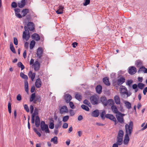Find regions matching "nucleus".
<instances>
[{
  "label": "nucleus",
  "instance_id": "nucleus-1",
  "mask_svg": "<svg viewBox=\"0 0 147 147\" xmlns=\"http://www.w3.org/2000/svg\"><path fill=\"white\" fill-rule=\"evenodd\" d=\"M133 126V123L132 121H130L129 124H126L125 125V129L126 134L125 138H129L132 132V129Z\"/></svg>",
  "mask_w": 147,
  "mask_h": 147
},
{
  "label": "nucleus",
  "instance_id": "nucleus-2",
  "mask_svg": "<svg viewBox=\"0 0 147 147\" xmlns=\"http://www.w3.org/2000/svg\"><path fill=\"white\" fill-rule=\"evenodd\" d=\"M119 91L121 94V95L123 96L124 98L125 97V94H126V97H127L130 96L131 93L130 92H127V88L123 86H121L119 88Z\"/></svg>",
  "mask_w": 147,
  "mask_h": 147
},
{
  "label": "nucleus",
  "instance_id": "nucleus-3",
  "mask_svg": "<svg viewBox=\"0 0 147 147\" xmlns=\"http://www.w3.org/2000/svg\"><path fill=\"white\" fill-rule=\"evenodd\" d=\"M40 127L41 130L42 131L46 133L49 132L48 126L46 124L44 121H41Z\"/></svg>",
  "mask_w": 147,
  "mask_h": 147
},
{
  "label": "nucleus",
  "instance_id": "nucleus-4",
  "mask_svg": "<svg viewBox=\"0 0 147 147\" xmlns=\"http://www.w3.org/2000/svg\"><path fill=\"white\" fill-rule=\"evenodd\" d=\"M24 28L25 31L23 32L22 38L23 39H24L26 41H27L28 40L30 37L29 33L26 26L24 27Z\"/></svg>",
  "mask_w": 147,
  "mask_h": 147
},
{
  "label": "nucleus",
  "instance_id": "nucleus-5",
  "mask_svg": "<svg viewBox=\"0 0 147 147\" xmlns=\"http://www.w3.org/2000/svg\"><path fill=\"white\" fill-rule=\"evenodd\" d=\"M124 115V114H122L120 112H119L116 115V117L119 122L122 124L124 123V120L123 117Z\"/></svg>",
  "mask_w": 147,
  "mask_h": 147
},
{
  "label": "nucleus",
  "instance_id": "nucleus-6",
  "mask_svg": "<svg viewBox=\"0 0 147 147\" xmlns=\"http://www.w3.org/2000/svg\"><path fill=\"white\" fill-rule=\"evenodd\" d=\"M91 103L93 105L97 104L98 103V99L97 97L95 96H91L90 98Z\"/></svg>",
  "mask_w": 147,
  "mask_h": 147
},
{
  "label": "nucleus",
  "instance_id": "nucleus-7",
  "mask_svg": "<svg viewBox=\"0 0 147 147\" xmlns=\"http://www.w3.org/2000/svg\"><path fill=\"white\" fill-rule=\"evenodd\" d=\"M43 51L41 47L38 48L36 53L37 57L39 59H40L42 56Z\"/></svg>",
  "mask_w": 147,
  "mask_h": 147
},
{
  "label": "nucleus",
  "instance_id": "nucleus-8",
  "mask_svg": "<svg viewBox=\"0 0 147 147\" xmlns=\"http://www.w3.org/2000/svg\"><path fill=\"white\" fill-rule=\"evenodd\" d=\"M137 72L136 68L134 66H131L129 67L128 69L129 73L131 75L135 74Z\"/></svg>",
  "mask_w": 147,
  "mask_h": 147
},
{
  "label": "nucleus",
  "instance_id": "nucleus-9",
  "mask_svg": "<svg viewBox=\"0 0 147 147\" xmlns=\"http://www.w3.org/2000/svg\"><path fill=\"white\" fill-rule=\"evenodd\" d=\"M34 70L37 71L39 70L40 67V64L38 61H36L35 62L33 65Z\"/></svg>",
  "mask_w": 147,
  "mask_h": 147
},
{
  "label": "nucleus",
  "instance_id": "nucleus-10",
  "mask_svg": "<svg viewBox=\"0 0 147 147\" xmlns=\"http://www.w3.org/2000/svg\"><path fill=\"white\" fill-rule=\"evenodd\" d=\"M27 27L30 31H33L35 29L34 26L32 22H29L27 24Z\"/></svg>",
  "mask_w": 147,
  "mask_h": 147
},
{
  "label": "nucleus",
  "instance_id": "nucleus-11",
  "mask_svg": "<svg viewBox=\"0 0 147 147\" xmlns=\"http://www.w3.org/2000/svg\"><path fill=\"white\" fill-rule=\"evenodd\" d=\"M100 101L102 104L105 106H107L108 104V101L106 97L105 96H102L100 98Z\"/></svg>",
  "mask_w": 147,
  "mask_h": 147
},
{
  "label": "nucleus",
  "instance_id": "nucleus-12",
  "mask_svg": "<svg viewBox=\"0 0 147 147\" xmlns=\"http://www.w3.org/2000/svg\"><path fill=\"white\" fill-rule=\"evenodd\" d=\"M68 109L67 107L65 106H63L60 110V113L62 114L64 113H67Z\"/></svg>",
  "mask_w": 147,
  "mask_h": 147
},
{
  "label": "nucleus",
  "instance_id": "nucleus-13",
  "mask_svg": "<svg viewBox=\"0 0 147 147\" xmlns=\"http://www.w3.org/2000/svg\"><path fill=\"white\" fill-rule=\"evenodd\" d=\"M29 78H30L32 81H33L36 76L35 73H33L32 71L29 72L28 74Z\"/></svg>",
  "mask_w": 147,
  "mask_h": 147
},
{
  "label": "nucleus",
  "instance_id": "nucleus-14",
  "mask_svg": "<svg viewBox=\"0 0 147 147\" xmlns=\"http://www.w3.org/2000/svg\"><path fill=\"white\" fill-rule=\"evenodd\" d=\"M125 78L124 77H120L117 80V83L118 85H120L122 84L125 82Z\"/></svg>",
  "mask_w": 147,
  "mask_h": 147
},
{
  "label": "nucleus",
  "instance_id": "nucleus-15",
  "mask_svg": "<svg viewBox=\"0 0 147 147\" xmlns=\"http://www.w3.org/2000/svg\"><path fill=\"white\" fill-rule=\"evenodd\" d=\"M41 81L40 78L37 79L35 82V86L36 87L38 88H39L41 86Z\"/></svg>",
  "mask_w": 147,
  "mask_h": 147
},
{
  "label": "nucleus",
  "instance_id": "nucleus-16",
  "mask_svg": "<svg viewBox=\"0 0 147 147\" xmlns=\"http://www.w3.org/2000/svg\"><path fill=\"white\" fill-rule=\"evenodd\" d=\"M25 5V0H22L21 1L18 2V5L20 8L24 7Z\"/></svg>",
  "mask_w": 147,
  "mask_h": 147
},
{
  "label": "nucleus",
  "instance_id": "nucleus-17",
  "mask_svg": "<svg viewBox=\"0 0 147 147\" xmlns=\"http://www.w3.org/2000/svg\"><path fill=\"white\" fill-rule=\"evenodd\" d=\"M111 108L113 112L114 113L117 114L119 112H120L118 111L117 108L116 106L114 105H112L111 107Z\"/></svg>",
  "mask_w": 147,
  "mask_h": 147
},
{
  "label": "nucleus",
  "instance_id": "nucleus-18",
  "mask_svg": "<svg viewBox=\"0 0 147 147\" xmlns=\"http://www.w3.org/2000/svg\"><path fill=\"white\" fill-rule=\"evenodd\" d=\"M72 99L71 96L69 94H66L65 96V99L67 103H69Z\"/></svg>",
  "mask_w": 147,
  "mask_h": 147
},
{
  "label": "nucleus",
  "instance_id": "nucleus-19",
  "mask_svg": "<svg viewBox=\"0 0 147 147\" xmlns=\"http://www.w3.org/2000/svg\"><path fill=\"white\" fill-rule=\"evenodd\" d=\"M58 8V9L56 11V13L58 14L63 13L64 7L62 6H60Z\"/></svg>",
  "mask_w": 147,
  "mask_h": 147
},
{
  "label": "nucleus",
  "instance_id": "nucleus-20",
  "mask_svg": "<svg viewBox=\"0 0 147 147\" xmlns=\"http://www.w3.org/2000/svg\"><path fill=\"white\" fill-rule=\"evenodd\" d=\"M123 103L125 105V107L127 109H129L131 108V105L130 102L127 100H124Z\"/></svg>",
  "mask_w": 147,
  "mask_h": 147
},
{
  "label": "nucleus",
  "instance_id": "nucleus-21",
  "mask_svg": "<svg viewBox=\"0 0 147 147\" xmlns=\"http://www.w3.org/2000/svg\"><path fill=\"white\" fill-rule=\"evenodd\" d=\"M105 117L112 121L115 120V118L113 115L108 114L105 115Z\"/></svg>",
  "mask_w": 147,
  "mask_h": 147
},
{
  "label": "nucleus",
  "instance_id": "nucleus-22",
  "mask_svg": "<svg viewBox=\"0 0 147 147\" xmlns=\"http://www.w3.org/2000/svg\"><path fill=\"white\" fill-rule=\"evenodd\" d=\"M32 37L33 39L37 41L39 40L40 38L39 35L36 33H34L33 34Z\"/></svg>",
  "mask_w": 147,
  "mask_h": 147
},
{
  "label": "nucleus",
  "instance_id": "nucleus-23",
  "mask_svg": "<svg viewBox=\"0 0 147 147\" xmlns=\"http://www.w3.org/2000/svg\"><path fill=\"white\" fill-rule=\"evenodd\" d=\"M114 99L116 104L119 105L120 104V98L118 95H115L114 96Z\"/></svg>",
  "mask_w": 147,
  "mask_h": 147
},
{
  "label": "nucleus",
  "instance_id": "nucleus-24",
  "mask_svg": "<svg viewBox=\"0 0 147 147\" xmlns=\"http://www.w3.org/2000/svg\"><path fill=\"white\" fill-rule=\"evenodd\" d=\"M92 116L93 117H98L99 115V112L98 110L93 111L92 113Z\"/></svg>",
  "mask_w": 147,
  "mask_h": 147
},
{
  "label": "nucleus",
  "instance_id": "nucleus-25",
  "mask_svg": "<svg viewBox=\"0 0 147 147\" xmlns=\"http://www.w3.org/2000/svg\"><path fill=\"white\" fill-rule=\"evenodd\" d=\"M75 97L77 100L80 101L82 99V96L80 93L77 92L76 94Z\"/></svg>",
  "mask_w": 147,
  "mask_h": 147
},
{
  "label": "nucleus",
  "instance_id": "nucleus-26",
  "mask_svg": "<svg viewBox=\"0 0 147 147\" xmlns=\"http://www.w3.org/2000/svg\"><path fill=\"white\" fill-rule=\"evenodd\" d=\"M102 88L101 85H97L96 88V92L98 94H100L102 92Z\"/></svg>",
  "mask_w": 147,
  "mask_h": 147
},
{
  "label": "nucleus",
  "instance_id": "nucleus-27",
  "mask_svg": "<svg viewBox=\"0 0 147 147\" xmlns=\"http://www.w3.org/2000/svg\"><path fill=\"white\" fill-rule=\"evenodd\" d=\"M35 97V93H32L30 98V102L34 101V103H36V101H37V100L34 99Z\"/></svg>",
  "mask_w": 147,
  "mask_h": 147
},
{
  "label": "nucleus",
  "instance_id": "nucleus-28",
  "mask_svg": "<svg viewBox=\"0 0 147 147\" xmlns=\"http://www.w3.org/2000/svg\"><path fill=\"white\" fill-rule=\"evenodd\" d=\"M103 82L107 86H109L110 84V83L109 82V79L108 78L105 77L103 78Z\"/></svg>",
  "mask_w": 147,
  "mask_h": 147
},
{
  "label": "nucleus",
  "instance_id": "nucleus-29",
  "mask_svg": "<svg viewBox=\"0 0 147 147\" xmlns=\"http://www.w3.org/2000/svg\"><path fill=\"white\" fill-rule=\"evenodd\" d=\"M29 10L27 9H23L22 11V14L23 17L25 16L28 13Z\"/></svg>",
  "mask_w": 147,
  "mask_h": 147
},
{
  "label": "nucleus",
  "instance_id": "nucleus-30",
  "mask_svg": "<svg viewBox=\"0 0 147 147\" xmlns=\"http://www.w3.org/2000/svg\"><path fill=\"white\" fill-rule=\"evenodd\" d=\"M10 48L11 50L14 53H16V52L12 43L11 42L9 45Z\"/></svg>",
  "mask_w": 147,
  "mask_h": 147
},
{
  "label": "nucleus",
  "instance_id": "nucleus-31",
  "mask_svg": "<svg viewBox=\"0 0 147 147\" xmlns=\"http://www.w3.org/2000/svg\"><path fill=\"white\" fill-rule=\"evenodd\" d=\"M20 76L22 78L25 79L26 80H27L28 79V77L26 75L24 74L23 73L21 72L20 73Z\"/></svg>",
  "mask_w": 147,
  "mask_h": 147
},
{
  "label": "nucleus",
  "instance_id": "nucleus-32",
  "mask_svg": "<svg viewBox=\"0 0 147 147\" xmlns=\"http://www.w3.org/2000/svg\"><path fill=\"white\" fill-rule=\"evenodd\" d=\"M35 44V42L34 40L31 41L30 44V49H32L34 47Z\"/></svg>",
  "mask_w": 147,
  "mask_h": 147
},
{
  "label": "nucleus",
  "instance_id": "nucleus-33",
  "mask_svg": "<svg viewBox=\"0 0 147 147\" xmlns=\"http://www.w3.org/2000/svg\"><path fill=\"white\" fill-rule=\"evenodd\" d=\"M123 135V131L122 130H120L118 132L117 138H118V137L120 138H122Z\"/></svg>",
  "mask_w": 147,
  "mask_h": 147
},
{
  "label": "nucleus",
  "instance_id": "nucleus-34",
  "mask_svg": "<svg viewBox=\"0 0 147 147\" xmlns=\"http://www.w3.org/2000/svg\"><path fill=\"white\" fill-rule=\"evenodd\" d=\"M106 114V112L105 111V110L103 111L100 114V116H101V117L102 119L104 120L105 119V115Z\"/></svg>",
  "mask_w": 147,
  "mask_h": 147
},
{
  "label": "nucleus",
  "instance_id": "nucleus-35",
  "mask_svg": "<svg viewBox=\"0 0 147 147\" xmlns=\"http://www.w3.org/2000/svg\"><path fill=\"white\" fill-rule=\"evenodd\" d=\"M136 64L137 67H139L142 65V62L140 60H137L136 61Z\"/></svg>",
  "mask_w": 147,
  "mask_h": 147
},
{
  "label": "nucleus",
  "instance_id": "nucleus-36",
  "mask_svg": "<svg viewBox=\"0 0 147 147\" xmlns=\"http://www.w3.org/2000/svg\"><path fill=\"white\" fill-rule=\"evenodd\" d=\"M83 103L84 104L87 105L89 107H91V105L90 102L86 99H85Z\"/></svg>",
  "mask_w": 147,
  "mask_h": 147
},
{
  "label": "nucleus",
  "instance_id": "nucleus-37",
  "mask_svg": "<svg viewBox=\"0 0 147 147\" xmlns=\"http://www.w3.org/2000/svg\"><path fill=\"white\" fill-rule=\"evenodd\" d=\"M18 65L19 67L21 68V70L25 68L24 66L21 62H19L18 63Z\"/></svg>",
  "mask_w": 147,
  "mask_h": 147
},
{
  "label": "nucleus",
  "instance_id": "nucleus-38",
  "mask_svg": "<svg viewBox=\"0 0 147 147\" xmlns=\"http://www.w3.org/2000/svg\"><path fill=\"white\" fill-rule=\"evenodd\" d=\"M82 108L87 111H88L89 110V108L87 106L84 105H81Z\"/></svg>",
  "mask_w": 147,
  "mask_h": 147
},
{
  "label": "nucleus",
  "instance_id": "nucleus-39",
  "mask_svg": "<svg viewBox=\"0 0 147 147\" xmlns=\"http://www.w3.org/2000/svg\"><path fill=\"white\" fill-rule=\"evenodd\" d=\"M145 68H146L144 67H141L138 71V73H139L141 72H144Z\"/></svg>",
  "mask_w": 147,
  "mask_h": 147
},
{
  "label": "nucleus",
  "instance_id": "nucleus-40",
  "mask_svg": "<svg viewBox=\"0 0 147 147\" xmlns=\"http://www.w3.org/2000/svg\"><path fill=\"white\" fill-rule=\"evenodd\" d=\"M69 118V116L68 115H66L63 117V121L64 122L67 121Z\"/></svg>",
  "mask_w": 147,
  "mask_h": 147
},
{
  "label": "nucleus",
  "instance_id": "nucleus-41",
  "mask_svg": "<svg viewBox=\"0 0 147 147\" xmlns=\"http://www.w3.org/2000/svg\"><path fill=\"white\" fill-rule=\"evenodd\" d=\"M38 110L37 108H35L34 109V112L32 113V116H34V117L37 115L38 114Z\"/></svg>",
  "mask_w": 147,
  "mask_h": 147
},
{
  "label": "nucleus",
  "instance_id": "nucleus-42",
  "mask_svg": "<svg viewBox=\"0 0 147 147\" xmlns=\"http://www.w3.org/2000/svg\"><path fill=\"white\" fill-rule=\"evenodd\" d=\"M138 86L140 89H142L144 86L145 85L142 83H139L138 84Z\"/></svg>",
  "mask_w": 147,
  "mask_h": 147
},
{
  "label": "nucleus",
  "instance_id": "nucleus-43",
  "mask_svg": "<svg viewBox=\"0 0 147 147\" xmlns=\"http://www.w3.org/2000/svg\"><path fill=\"white\" fill-rule=\"evenodd\" d=\"M133 80H127V82H126V85L129 86H130L131 84L133 83Z\"/></svg>",
  "mask_w": 147,
  "mask_h": 147
},
{
  "label": "nucleus",
  "instance_id": "nucleus-44",
  "mask_svg": "<svg viewBox=\"0 0 147 147\" xmlns=\"http://www.w3.org/2000/svg\"><path fill=\"white\" fill-rule=\"evenodd\" d=\"M116 144L118 145H121L123 143V140L122 138H118Z\"/></svg>",
  "mask_w": 147,
  "mask_h": 147
},
{
  "label": "nucleus",
  "instance_id": "nucleus-45",
  "mask_svg": "<svg viewBox=\"0 0 147 147\" xmlns=\"http://www.w3.org/2000/svg\"><path fill=\"white\" fill-rule=\"evenodd\" d=\"M8 111L9 113H11V105L10 102H9L8 103Z\"/></svg>",
  "mask_w": 147,
  "mask_h": 147
},
{
  "label": "nucleus",
  "instance_id": "nucleus-46",
  "mask_svg": "<svg viewBox=\"0 0 147 147\" xmlns=\"http://www.w3.org/2000/svg\"><path fill=\"white\" fill-rule=\"evenodd\" d=\"M61 125V121L59 122L57 124H56L55 125V129H58L60 127Z\"/></svg>",
  "mask_w": 147,
  "mask_h": 147
},
{
  "label": "nucleus",
  "instance_id": "nucleus-47",
  "mask_svg": "<svg viewBox=\"0 0 147 147\" xmlns=\"http://www.w3.org/2000/svg\"><path fill=\"white\" fill-rule=\"evenodd\" d=\"M57 138H51V141L53 142L54 144H57L58 142Z\"/></svg>",
  "mask_w": 147,
  "mask_h": 147
},
{
  "label": "nucleus",
  "instance_id": "nucleus-48",
  "mask_svg": "<svg viewBox=\"0 0 147 147\" xmlns=\"http://www.w3.org/2000/svg\"><path fill=\"white\" fill-rule=\"evenodd\" d=\"M69 105L71 109H75V106L73 103L72 102H70L69 101Z\"/></svg>",
  "mask_w": 147,
  "mask_h": 147
},
{
  "label": "nucleus",
  "instance_id": "nucleus-49",
  "mask_svg": "<svg viewBox=\"0 0 147 147\" xmlns=\"http://www.w3.org/2000/svg\"><path fill=\"white\" fill-rule=\"evenodd\" d=\"M24 108L27 112H29V109L27 105L25 104L24 105Z\"/></svg>",
  "mask_w": 147,
  "mask_h": 147
},
{
  "label": "nucleus",
  "instance_id": "nucleus-50",
  "mask_svg": "<svg viewBox=\"0 0 147 147\" xmlns=\"http://www.w3.org/2000/svg\"><path fill=\"white\" fill-rule=\"evenodd\" d=\"M129 140V138H124L123 141V143L124 144L126 145L127 144Z\"/></svg>",
  "mask_w": 147,
  "mask_h": 147
},
{
  "label": "nucleus",
  "instance_id": "nucleus-51",
  "mask_svg": "<svg viewBox=\"0 0 147 147\" xmlns=\"http://www.w3.org/2000/svg\"><path fill=\"white\" fill-rule=\"evenodd\" d=\"M90 0H85L84 3H83V5L84 6H86L90 3Z\"/></svg>",
  "mask_w": 147,
  "mask_h": 147
},
{
  "label": "nucleus",
  "instance_id": "nucleus-52",
  "mask_svg": "<svg viewBox=\"0 0 147 147\" xmlns=\"http://www.w3.org/2000/svg\"><path fill=\"white\" fill-rule=\"evenodd\" d=\"M11 6L13 8H16L17 6V3L15 2H13L11 4Z\"/></svg>",
  "mask_w": 147,
  "mask_h": 147
},
{
  "label": "nucleus",
  "instance_id": "nucleus-53",
  "mask_svg": "<svg viewBox=\"0 0 147 147\" xmlns=\"http://www.w3.org/2000/svg\"><path fill=\"white\" fill-rule=\"evenodd\" d=\"M54 124L53 122H51L49 125V127L51 129H53L54 128Z\"/></svg>",
  "mask_w": 147,
  "mask_h": 147
},
{
  "label": "nucleus",
  "instance_id": "nucleus-54",
  "mask_svg": "<svg viewBox=\"0 0 147 147\" xmlns=\"http://www.w3.org/2000/svg\"><path fill=\"white\" fill-rule=\"evenodd\" d=\"M15 15L17 17L19 18H22V16L19 13H17V12L15 13Z\"/></svg>",
  "mask_w": 147,
  "mask_h": 147
},
{
  "label": "nucleus",
  "instance_id": "nucleus-55",
  "mask_svg": "<svg viewBox=\"0 0 147 147\" xmlns=\"http://www.w3.org/2000/svg\"><path fill=\"white\" fill-rule=\"evenodd\" d=\"M69 113H70V115L71 116H73L75 114V113H74V111L72 109H70V110Z\"/></svg>",
  "mask_w": 147,
  "mask_h": 147
},
{
  "label": "nucleus",
  "instance_id": "nucleus-56",
  "mask_svg": "<svg viewBox=\"0 0 147 147\" xmlns=\"http://www.w3.org/2000/svg\"><path fill=\"white\" fill-rule=\"evenodd\" d=\"M13 42L15 45H17L18 44V41L17 39L16 38L14 37V38Z\"/></svg>",
  "mask_w": 147,
  "mask_h": 147
},
{
  "label": "nucleus",
  "instance_id": "nucleus-57",
  "mask_svg": "<svg viewBox=\"0 0 147 147\" xmlns=\"http://www.w3.org/2000/svg\"><path fill=\"white\" fill-rule=\"evenodd\" d=\"M108 102L110 105H112L114 104L113 100L112 99H109Z\"/></svg>",
  "mask_w": 147,
  "mask_h": 147
},
{
  "label": "nucleus",
  "instance_id": "nucleus-58",
  "mask_svg": "<svg viewBox=\"0 0 147 147\" xmlns=\"http://www.w3.org/2000/svg\"><path fill=\"white\" fill-rule=\"evenodd\" d=\"M68 126V124L67 123H64L63 125V128L66 129L67 128Z\"/></svg>",
  "mask_w": 147,
  "mask_h": 147
},
{
  "label": "nucleus",
  "instance_id": "nucleus-59",
  "mask_svg": "<svg viewBox=\"0 0 147 147\" xmlns=\"http://www.w3.org/2000/svg\"><path fill=\"white\" fill-rule=\"evenodd\" d=\"M30 113L31 114H32L33 113L34 111L33 107L32 105H31L30 106Z\"/></svg>",
  "mask_w": 147,
  "mask_h": 147
},
{
  "label": "nucleus",
  "instance_id": "nucleus-60",
  "mask_svg": "<svg viewBox=\"0 0 147 147\" xmlns=\"http://www.w3.org/2000/svg\"><path fill=\"white\" fill-rule=\"evenodd\" d=\"M17 99L18 101H20L22 99L21 96L20 94H18V95L17 97Z\"/></svg>",
  "mask_w": 147,
  "mask_h": 147
},
{
  "label": "nucleus",
  "instance_id": "nucleus-61",
  "mask_svg": "<svg viewBox=\"0 0 147 147\" xmlns=\"http://www.w3.org/2000/svg\"><path fill=\"white\" fill-rule=\"evenodd\" d=\"M34 131L37 134L38 136L39 137H40L41 136L40 133L36 129H34Z\"/></svg>",
  "mask_w": 147,
  "mask_h": 147
},
{
  "label": "nucleus",
  "instance_id": "nucleus-62",
  "mask_svg": "<svg viewBox=\"0 0 147 147\" xmlns=\"http://www.w3.org/2000/svg\"><path fill=\"white\" fill-rule=\"evenodd\" d=\"M147 92V87L145 88L143 90V93L144 95L146 94V93Z\"/></svg>",
  "mask_w": 147,
  "mask_h": 147
},
{
  "label": "nucleus",
  "instance_id": "nucleus-63",
  "mask_svg": "<svg viewBox=\"0 0 147 147\" xmlns=\"http://www.w3.org/2000/svg\"><path fill=\"white\" fill-rule=\"evenodd\" d=\"M28 87V83L27 80H25V87Z\"/></svg>",
  "mask_w": 147,
  "mask_h": 147
},
{
  "label": "nucleus",
  "instance_id": "nucleus-64",
  "mask_svg": "<svg viewBox=\"0 0 147 147\" xmlns=\"http://www.w3.org/2000/svg\"><path fill=\"white\" fill-rule=\"evenodd\" d=\"M138 86L136 84H134L132 85V88L133 89H136L137 88Z\"/></svg>",
  "mask_w": 147,
  "mask_h": 147
}]
</instances>
